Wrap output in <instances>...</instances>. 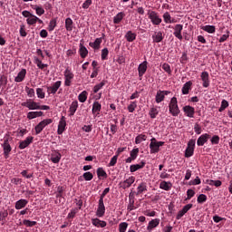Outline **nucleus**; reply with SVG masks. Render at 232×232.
<instances>
[{
	"label": "nucleus",
	"mask_w": 232,
	"mask_h": 232,
	"mask_svg": "<svg viewBox=\"0 0 232 232\" xmlns=\"http://www.w3.org/2000/svg\"><path fill=\"white\" fill-rule=\"evenodd\" d=\"M194 153H195V150L187 148L185 150L186 159H189V157H193Z\"/></svg>",
	"instance_id": "58"
},
{
	"label": "nucleus",
	"mask_w": 232,
	"mask_h": 232,
	"mask_svg": "<svg viewBox=\"0 0 232 232\" xmlns=\"http://www.w3.org/2000/svg\"><path fill=\"white\" fill-rule=\"evenodd\" d=\"M106 213V207L104 206V201H98V208L96 211V217L99 218H102L104 217V214Z\"/></svg>",
	"instance_id": "7"
},
{
	"label": "nucleus",
	"mask_w": 232,
	"mask_h": 232,
	"mask_svg": "<svg viewBox=\"0 0 232 232\" xmlns=\"http://www.w3.org/2000/svg\"><path fill=\"white\" fill-rule=\"evenodd\" d=\"M183 111L187 117L193 119L195 117V108L189 105L183 107Z\"/></svg>",
	"instance_id": "15"
},
{
	"label": "nucleus",
	"mask_w": 232,
	"mask_h": 232,
	"mask_svg": "<svg viewBox=\"0 0 232 232\" xmlns=\"http://www.w3.org/2000/svg\"><path fill=\"white\" fill-rule=\"evenodd\" d=\"M163 19H164V22L166 24H171V23H175V21L173 19H171V14H169L168 12H166L164 14H163Z\"/></svg>",
	"instance_id": "47"
},
{
	"label": "nucleus",
	"mask_w": 232,
	"mask_h": 232,
	"mask_svg": "<svg viewBox=\"0 0 232 232\" xmlns=\"http://www.w3.org/2000/svg\"><path fill=\"white\" fill-rule=\"evenodd\" d=\"M191 208H193V204L184 206L183 208L178 212V215L176 216L177 220H180L184 215H186V213L191 209Z\"/></svg>",
	"instance_id": "12"
},
{
	"label": "nucleus",
	"mask_w": 232,
	"mask_h": 232,
	"mask_svg": "<svg viewBox=\"0 0 232 232\" xmlns=\"http://www.w3.org/2000/svg\"><path fill=\"white\" fill-rule=\"evenodd\" d=\"M104 86H106V81H102V82L96 84L94 87H93V93H98V92L100 90H102V88H104Z\"/></svg>",
	"instance_id": "39"
},
{
	"label": "nucleus",
	"mask_w": 232,
	"mask_h": 232,
	"mask_svg": "<svg viewBox=\"0 0 232 232\" xmlns=\"http://www.w3.org/2000/svg\"><path fill=\"white\" fill-rule=\"evenodd\" d=\"M150 119H157V115H159V110L155 107H152L149 112Z\"/></svg>",
	"instance_id": "46"
},
{
	"label": "nucleus",
	"mask_w": 232,
	"mask_h": 232,
	"mask_svg": "<svg viewBox=\"0 0 232 232\" xmlns=\"http://www.w3.org/2000/svg\"><path fill=\"white\" fill-rule=\"evenodd\" d=\"M26 22H27V24H29L30 26H33L37 23V16L35 14H33L26 19Z\"/></svg>",
	"instance_id": "41"
},
{
	"label": "nucleus",
	"mask_w": 232,
	"mask_h": 232,
	"mask_svg": "<svg viewBox=\"0 0 232 232\" xmlns=\"http://www.w3.org/2000/svg\"><path fill=\"white\" fill-rule=\"evenodd\" d=\"M25 92H26L28 97H30V98L35 97V90L26 86L25 87Z\"/></svg>",
	"instance_id": "51"
},
{
	"label": "nucleus",
	"mask_w": 232,
	"mask_h": 232,
	"mask_svg": "<svg viewBox=\"0 0 232 232\" xmlns=\"http://www.w3.org/2000/svg\"><path fill=\"white\" fill-rule=\"evenodd\" d=\"M101 110H102V105L99 102H94L92 103V113L94 117H99L101 115Z\"/></svg>",
	"instance_id": "9"
},
{
	"label": "nucleus",
	"mask_w": 232,
	"mask_h": 232,
	"mask_svg": "<svg viewBox=\"0 0 232 232\" xmlns=\"http://www.w3.org/2000/svg\"><path fill=\"white\" fill-rule=\"evenodd\" d=\"M153 43H162L164 41V33L162 31L155 32L152 34Z\"/></svg>",
	"instance_id": "14"
},
{
	"label": "nucleus",
	"mask_w": 232,
	"mask_h": 232,
	"mask_svg": "<svg viewBox=\"0 0 232 232\" xmlns=\"http://www.w3.org/2000/svg\"><path fill=\"white\" fill-rule=\"evenodd\" d=\"M84 180L90 181L93 179V174L92 172H85L82 175Z\"/></svg>",
	"instance_id": "59"
},
{
	"label": "nucleus",
	"mask_w": 232,
	"mask_h": 232,
	"mask_svg": "<svg viewBox=\"0 0 232 232\" xmlns=\"http://www.w3.org/2000/svg\"><path fill=\"white\" fill-rule=\"evenodd\" d=\"M164 141H157V139L152 138L150 143V154L153 155L159 153V151H160V147L164 146Z\"/></svg>",
	"instance_id": "2"
},
{
	"label": "nucleus",
	"mask_w": 232,
	"mask_h": 232,
	"mask_svg": "<svg viewBox=\"0 0 232 232\" xmlns=\"http://www.w3.org/2000/svg\"><path fill=\"white\" fill-rule=\"evenodd\" d=\"M43 115H44V112L43 111H29L27 113V119H29V121H32L33 119H37V117H43Z\"/></svg>",
	"instance_id": "26"
},
{
	"label": "nucleus",
	"mask_w": 232,
	"mask_h": 232,
	"mask_svg": "<svg viewBox=\"0 0 232 232\" xmlns=\"http://www.w3.org/2000/svg\"><path fill=\"white\" fill-rule=\"evenodd\" d=\"M201 29H203L204 32H208V34H215L216 31L215 25H204Z\"/></svg>",
	"instance_id": "40"
},
{
	"label": "nucleus",
	"mask_w": 232,
	"mask_h": 232,
	"mask_svg": "<svg viewBox=\"0 0 232 232\" xmlns=\"http://www.w3.org/2000/svg\"><path fill=\"white\" fill-rule=\"evenodd\" d=\"M165 97L164 94L162 93V91H158L156 94V102L157 104H160V102H162L164 101Z\"/></svg>",
	"instance_id": "43"
},
{
	"label": "nucleus",
	"mask_w": 232,
	"mask_h": 232,
	"mask_svg": "<svg viewBox=\"0 0 232 232\" xmlns=\"http://www.w3.org/2000/svg\"><path fill=\"white\" fill-rule=\"evenodd\" d=\"M191 86H193V82H191V81L187 82L181 89L182 94L188 95V93H189V90H191Z\"/></svg>",
	"instance_id": "30"
},
{
	"label": "nucleus",
	"mask_w": 232,
	"mask_h": 232,
	"mask_svg": "<svg viewBox=\"0 0 232 232\" xmlns=\"http://www.w3.org/2000/svg\"><path fill=\"white\" fill-rule=\"evenodd\" d=\"M34 64L40 69L44 70V68H48V64L43 63V61L41 59L34 57Z\"/></svg>",
	"instance_id": "37"
},
{
	"label": "nucleus",
	"mask_w": 232,
	"mask_h": 232,
	"mask_svg": "<svg viewBox=\"0 0 232 232\" xmlns=\"http://www.w3.org/2000/svg\"><path fill=\"white\" fill-rule=\"evenodd\" d=\"M130 157L134 159V160L137 159V157H139V148L133 149L130 151Z\"/></svg>",
	"instance_id": "62"
},
{
	"label": "nucleus",
	"mask_w": 232,
	"mask_h": 232,
	"mask_svg": "<svg viewBox=\"0 0 232 232\" xmlns=\"http://www.w3.org/2000/svg\"><path fill=\"white\" fill-rule=\"evenodd\" d=\"M27 205H28V200L21 198L15 202L14 208L15 209H23L24 208H26Z\"/></svg>",
	"instance_id": "27"
},
{
	"label": "nucleus",
	"mask_w": 232,
	"mask_h": 232,
	"mask_svg": "<svg viewBox=\"0 0 232 232\" xmlns=\"http://www.w3.org/2000/svg\"><path fill=\"white\" fill-rule=\"evenodd\" d=\"M208 200V196H206V194H200L198 197V204H204V202H206Z\"/></svg>",
	"instance_id": "50"
},
{
	"label": "nucleus",
	"mask_w": 232,
	"mask_h": 232,
	"mask_svg": "<svg viewBox=\"0 0 232 232\" xmlns=\"http://www.w3.org/2000/svg\"><path fill=\"white\" fill-rule=\"evenodd\" d=\"M23 224L24 226H26V227H34V226H37V221H30L28 219H24Z\"/></svg>",
	"instance_id": "48"
},
{
	"label": "nucleus",
	"mask_w": 232,
	"mask_h": 232,
	"mask_svg": "<svg viewBox=\"0 0 232 232\" xmlns=\"http://www.w3.org/2000/svg\"><path fill=\"white\" fill-rule=\"evenodd\" d=\"M40 122L42 123L44 128H46V126H49V124H52V122H53V120H52V119H45V120H43Z\"/></svg>",
	"instance_id": "63"
},
{
	"label": "nucleus",
	"mask_w": 232,
	"mask_h": 232,
	"mask_svg": "<svg viewBox=\"0 0 232 232\" xmlns=\"http://www.w3.org/2000/svg\"><path fill=\"white\" fill-rule=\"evenodd\" d=\"M137 108V102H130V104L128 106V111L133 113Z\"/></svg>",
	"instance_id": "52"
},
{
	"label": "nucleus",
	"mask_w": 232,
	"mask_h": 232,
	"mask_svg": "<svg viewBox=\"0 0 232 232\" xmlns=\"http://www.w3.org/2000/svg\"><path fill=\"white\" fill-rule=\"evenodd\" d=\"M210 138H211V136L208 133L202 134L198 139L197 145L198 146H204L206 144V142H208V140H209Z\"/></svg>",
	"instance_id": "16"
},
{
	"label": "nucleus",
	"mask_w": 232,
	"mask_h": 232,
	"mask_svg": "<svg viewBox=\"0 0 232 232\" xmlns=\"http://www.w3.org/2000/svg\"><path fill=\"white\" fill-rule=\"evenodd\" d=\"M57 17H54L50 20L49 25L47 27L49 32H53V30H55V27L57 26Z\"/></svg>",
	"instance_id": "35"
},
{
	"label": "nucleus",
	"mask_w": 232,
	"mask_h": 232,
	"mask_svg": "<svg viewBox=\"0 0 232 232\" xmlns=\"http://www.w3.org/2000/svg\"><path fill=\"white\" fill-rule=\"evenodd\" d=\"M34 130H35V134H36V135H39V133H41V131H43V130H44V127L42 125L41 122H39V123L34 127Z\"/></svg>",
	"instance_id": "60"
},
{
	"label": "nucleus",
	"mask_w": 232,
	"mask_h": 232,
	"mask_svg": "<svg viewBox=\"0 0 232 232\" xmlns=\"http://www.w3.org/2000/svg\"><path fill=\"white\" fill-rule=\"evenodd\" d=\"M125 39L128 41V43H133L137 39V34L128 31L125 34Z\"/></svg>",
	"instance_id": "32"
},
{
	"label": "nucleus",
	"mask_w": 232,
	"mask_h": 232,
	"mask_svg": "<svg viewBox=\"0 0 232 232\" xmlns=\"http://www.w3.org/2000/svg\"><path fill=\"white\" fill-rule=\"evenodd\" d=\"M22 106H24V108H28V110H39V102H36L32 99L22 102Z\"/></svg>",
	"instance_id": "5"
},
{
	"label": "nucleus",
	"mask_w": 232,
	"mask_h": 232,
	"mask_svg": "<svg viewBox=\"0 0 232 232\" xmlns=\"http://www.w3.org/2000/svg\"><path fill=\"white\" fill-rule=\"evenodd\" d=\"M146 166V161L142 160L140 164L130 165V173H135V171H139V169H142Z\"/></svg>",
	"instance_id": "22"
},
{
	"label": "nucleus",
	"mask_w": 232,
	"mask_h": 232,
	"mask_svg": "<svg viewBox=\"0 0 232 232\" xmlns=\"http://www.w3.org/2000/svg\"><path fill=\"white\" fill-rule=\"evenodd\" d=\"M146 139H148V136H146L145 134H139L135 138V144H140V142L146 140Z\"/></svg>",
	"instance_id": "44"
},
{
	"label": "nucleus",
	"mask_w": 232,
	"mask_h": 232,
	"mask_svg": "<svg viewBox=\"0 0 232 232\" xmlns=\"http://www.w3.org/2000/svg\"><path fill=\"white\" fill-rule=\"evenodd\" d=\"M174 33L173 35L177 37L179 41H182L183 36H182V30H184V25L178 24L174 26Z\"/></svg>",
	"instance_id": "8"
},
{
	"label": "nucleus",
	"mask_w": 232,
	"mask_h": 232,
	"mask_svg": "<svg viewBox=\"0 0 232 232\" xmlns=\"http://www.w3.org/2000/svg\"><path fill=\"white\" fill-rule=\"evenodd\" d=\"M61 157L62 155L59 153V151L54 150V152L51 154V161L53 164H59V162H61Z\"/></svg>",
	"instance_id": "25"
},
{
	"label": "nucleus",
	"mask_w": 232,
	"mask_h": 232,
	"mask_svg": "<svg viewBox=\"0 0 232 232\" xmlns=\"http://www.w3.org/2000/svg\"><path fill=\"white\" fill-rule=\"evenodd\" d=\"M73 72L70 69L64 71V86H72V80L73 79Z\"/></svg>",
	"instance_id": "6"
},
{
	"label": "nucleus",
	"mask_w": 232,
	"mask_h": 232,
	"mask_svg": "<svg viewBox=\"0 0 232 232\" xmlns=\"http://www.w3.org/2000/svg\"><path fill=\"white\" fill-rule=\"evenodd\" d=\"M79 53L82 59H86V57H88V49L82 45V44H80Z\"/></svg>",
	"instance_id": "34"
},
{
	"label": "nucleus",
	"mask_w": 232,
	"mask_h": 232,
	"mask_svg": "<svg viewBox=\"0 0 232 232\" xmlns=\"http://www.w3.org/2000/svg\"><path fill=\"white\" fill-rule=\"evenodd\" d=\"M32 142H34V137L28 136L24 140L20 141L18 148L19 150H24L25 148H28Z\"/></svg>",
	"instance_id": "13"
},
{
	"label": "nucleus",
	"mask_w": 232,
	"mask_h": 232,
	"mask_svg": "<svg viewBox=\"0 0 232 232\" xmlns=\"http://www.w3.org/2000/svg\"><path fill=\"white\" fill-rule=\"evenodd\" d=\"M134 182H135V177L130 176L129 179H125L121 183V188H122V189H128V188H131V184H133Z\"/></svg>",
	"instance_id": "18"
},
{
	"label": "nucleus",
	"mask_w": 232,
	"mask_h": 232,
	"mask_svg": "<svg viewBox=\"0 0 232 232\" xmlns=\"http://www.w3.org/2000/svg\"><path fill=\"white\" fill-rule=\"evenodd\" d=\"M195 144H196V140H189L188 142V146H187V149H189V150H195Z\"/></svg>",
	"instance_id": "64"
},
{
	"label": "nucleus",
	"mask_w": 232,
	"mask_h": 232,
	"mask_svg": "<svg viewBox=\"0 0 232 232\" xmlns=\"http://www.w3.org/2000/svg\"><path fill=\"white\" fill-rule=\"evenodd\" d=\"M110 53V51H108V48H104L102 50V60L106 61L108 60V54Z\"/></svg>",
	"instance_id": "55"
},
{
	"label": "nucleus",
	"mask_w": 232,
	"mask_h": 232,
	"mask_svg": "<svg viewBox=\"0 0 232 232\" xmlns=\"http://www.w3.org/2000/svg\"><path fill=\"white\" fill-rule=\"evenodd\" d=\"M162 70L171 75V66H169V63H163L161 66Z\"/></svg>",
	"instance_id": "56"
},
{
	"label": "nucleus",
	"mask_w": 232,
	"mask_h": 232,
	"mask_svg": "<svg viewBox=\"0 0 232 232\" xmlns=\"http://www.w3.org/2000/svg\"><path fill=\"white\" fill-rule=\"evenodd\" d=\"M160 224V219L155 218L149 222V225L147 227L148 231H151V229H154V227H157Z\"/></svg>",
	"instance_id": "29"
},
{
	"label": "nucleus",
	"mask_w": 232,
	"mask_h": 232,
	"mask_svg": "<svg viewBox=\"0 0 232 232\" xmlns=\"http://www.w3.org/2000/svg\"><path fill=\"white\" fill-rule=\"evenodd\" d=\"M63 193H64V187L59 186L57 188L56 198H63Z\"/></svg>",
	"instance_id": "54"
},
{
	"label": "nucleus",
	"mask_w": 232,
	"mask_h": 232,
	"mask_svg": "<svg viewBox=\"0 0 232 232\" xmlns=\"http://www.w3.org/2000/svg\"><path fill=\"white\" fill-rule=\"evenodd\" d=\"M147 70H148V62L144 61L138 67L139 77H143V75H144V73H146Z\"/></svg>",
	"instance_id": "19"
},
{
	"label": "nucleus",
	"mask_w": 232,
	"mask_h": 232,
	"mask_svg": "<svg viewBox=\"0 0 232 232\" xmlns=\"http://www.w3.org/2000/svg\"><path fill=\"white\" fill-rule=\"evenodd\" d=\"M200 78L201 81L203 82V88H209V72H201Z\"/></svg>",
	"instance_id": "17"
},
{
	"label": "nucleus",
	"mask_w": 232,
	"mask_h": 232,
	"mask_svg": "<svg viewBox=\"0 0 232 232\" xmlns=\"http://www.w3.org/2000/svg\"><path fill=\"white\" fill-rule=\"evenodd\" d=\"M160 189H164V191H169V189L173 188V184H171L169 181H161L160 183Z\"/></svg>",
	"instance_id": "31"
},
{
	"label": "nucleus",
	"mask_w": 232,
	"mask_h": 232,
	"mask_svg": "<svg viewBox=\"0 0 232 232\" xmlns=\"http://www.w3.org/2000/svg\"><path fill=\"white\" fill-rule=\"evenodd\" d=\"M62 84H63V82L57 81L54 83H53L51 86H47L46 88H47L48 95H55L59 91V88H61Z\"/></svg>",
	"instance_id": "4"
},
{
	"label": "nucleus",
	"mask_w": 232,
	"mask_h": 232,
	"mask_svg": "<svg viewBox=\"0 0 232 232\" xmlns=\"http://www.w3.org/2000/svg\"><path fill=\"white\" fill-rule=\"evenodd\" d=\"M144 191H148V184L141 182L137 188V195H142Z\"/></svg>",
	"instance_id": "33"
},
{
	"label": "nucleus",
	"mask_w": 232,
	"mask_h": 232,
	"mask_svg": "<svg viewBox=\"0 0 232 232\" xmlns=\"http://www.w3.org/2000/svg\"><path fill=\"white\" fill-rule=\"evenodd\" d=\"M36 95H37L38 99H44L45 93H44V91L43 90V88L36 89Z\"/></svg>",
	"instance_id": "53"
},
{
	"label": "nucleus",
	"mask_w": 232,
	"mask_h": 232,
	"mask_svg": "<svg viewBox=\"0 0 232 232\" xmlns=\"http://www.w3.org/2000/svg\"><path fill=\"white\" fill-rule=\"evenodd\" d=\"M169 111L173 117H179L180 113V109H179V103L177 102V97H172L169 104Z\"/></svg>",
	"instance_id": "1"
},
{
	"label": "nucleus",
	"mask_w": 232,
	"mask_h": 232,
	"mask_svg": "<svg viewBox=\"0 0 232 232\" xmlns=\"http://www.w3.org/2000/svg\"><path fill=\"white\" fill-rule=\"evenodd\" d=\"M26 77V69H22L14 78L15 82H23Z\"/></svg>",
	"instance_id": "24"
},
{
	"label": "nucleus",
	"mask_w": 232,
	"mask_h": 232,
	"mask_svg": "<svg viewBox=\"0 0 232 232\" xmlns=\"http://www.w3.org/2000/svg\"><path fill=\"white\" fill-rule=\"evenodd\" d=\"M88 99V92L83 91L78 95V101L80 102H86Z\"/></svg>",
	"instance_id": "38"
},
{
	"label": "nucleus",
	"mask_w": 232,
	"mask_h": 232,
	"mask_svg": "<svg viewBox=\"0 0 232 232\" xmlns=\"http://www.w3.org/2000/svg\"><path fill=\"white\" fill-rule=\"evenodd\" d=\"M92 224L95 227H106L108 226V223L106 221L101 220L99 218H92Z\"/></svg>",
	"instance_id": "21"
},
{
	"label": "nucleus",
	"mask_w": 232,
	"mask_h": 232,
	"mask_svg": "<svg viewBox=\"0 0 232 232\" xmlns=\"http://www.w3.org/2000/svg\"><path fill=\"white\" fill-rule=\"evenodd\" d=\"M33 10H35L36 14L38 15H44V8L39 6V5H32Z\"/></svg>",
	"instance_id": "45"
},
{
	"label": "nucleus",
	"mask_w": 232,
	"mask_h": 232,
	"mask_svg": "<svg viewBox=\"0 0 232 232\" xmlns=\"http://www.w3.org/2000/svg\"><path fill=\"white\" fill-rule=\"evenodd\" d=\"M101 44H102V37L96 38L94 42H90L89 46L93 48V50H100Z\"/></svg>",
	"instance_id": "20"
},
{
	"label": "nucleus",
	"mask_w": 232,
	"mask_h": 232,
	"mask_svg": "<svg viewBox=\"0 0 232 232\" xmlns=\"http://www.w3.org/2000/svg\"><path fill=\"white\" fill-rule=\"evenodd\" d=\"M126 229H128V223L127 222H121L119 225V231L120 232H126Z\"/></svg>",
	"instance_id": "57"
},
{
	"label": "nucleus",
	"mask_w": 232,
	"mask_h": 232,
	"mask_svg": "<svg viewBox=\"0 0 232 232\" xmlns=\"http://www.w3.org/2000/svg\"><path fill=\"white\" fill-rule=\"evenodd\" d=\"M2 148L4 150L5 159H8L10 157V153L12 151V146L10 145L8 138H5L4 143H2Z\"/></svg>",
	"instance_id": "3"
},
{
	"label": "nucleus",
	"mask_w": 232,
	"mask_h": 232,
	"mask_svg": "<svg viewBox=\"0 0 232 232\" xmlns=\"http://www.w3.org/2000/svg\"><path fill=\"white\" fill-rule=\"evenodd\" d=\"M229 107V102L227 100H222L221 106L218 109V111L222 112L226 108Z\"/></svg>",
	"instance_id": "49"
},
{
	"label": "nucleus",
	"mask_w": 232,
	"mask_h": 232,
	"mask_svg": "<svg viewBox=\"0 0 232 232\" xmlns=\"http://www.w3.org/2000/svg\"><path fill=\"white\" fill-rule=\"evenodd\" d=\"M149 18L150 19L152 24L159 25L160 23H162V18L159 17V14H157V13L154 11L150 12Z\"/></svg>",
	"instance_id": "11"
},
{
	"label": "nucleus",
	"mask_w": 232,
	"mask_h": 232,
	"mask_svg": "<svg viewBox=\"0 0 232 232\" xmlns=\"http://www.w3.org/2000/svg\"><path fill=\"white\" fill-rule=\"evenodd\" d=\"M65 30H67V32H72L73 30V20L70 17L65 19Z\"/></svg>",
	"instance_id": "36"
},
{
	"label": "nucleus",
	"mask_w": 232,
	"mask_h": 232,
	"mask_svg": "<svg viewBox=\"0 0 232 232\" xmlns=\"http://www.w3.org/2000/svg\"><path fill=\"white\" fill-rule=\"evenodd\" d=\"M77 108H79V102L73 101L69 108V117H73V115H75Z\"/></svg>",
	"instance_id": "23"
},
{
	"label": "nucleus",
	"mask_w": 232,
	"mask_h": 232,
	"mask_svg": "<svg viewBox=\"0 0 232 232\" xmlns=\"http://www.w3.org/2000/svg\"><path fill=\"white\" fill-rule=\"evenodd\" d=\"M211 144L217 145L220 142V137L218 135H214L210 140Z\"/></svg>",
	"instance_id": "61"
},
{
	"label": "nucleus",
	"mask_w": 232,
	"mask_h": 232,
	"mask_svg": "<svg viewBox=\"0 0 232 232\" xmlns=\"http://www.w3.org/2000/svg\"><path fill=\"white\" fill-rule=\"evenodd\" d=\"M66 130V117L62 116L58 124L57 133L58 135H63Z\"/></svg>",
	"instance_id": "10"
},
{
	"label": "nucleus",
	"mask_w": 232,
	"mask_h": 232,
	"mask_svg": "<svg viewBox=\"0 0 232 232\" xmlns=\"http://www.w3.org/2000/svg\"><path fill=\"white\" fill-rule=\"evenodd\" d=\"M124 17H126V14H124V12L118 13L113 17V24H121V22L122 21V19H124Z\"/></svg>",
	"instance_id": "28"
},
{
	"label": "nucleus",
	"mask_w": 232,
	"mask_h": 232,
	"mask_svg": "<svg viewBox=\"0 0 232 232\" xmlns=\"http://www.w3.org/2000/svg\"><path fill=\"white\" fill-rule=\"evenodd\" d=\"M98 179H101V177H103L104 179H106V177H108V174L106 173V170H104V169L102 168H98L96 170Z\"/></svg>",
	"instance_id": "42"
}]
</instances>
